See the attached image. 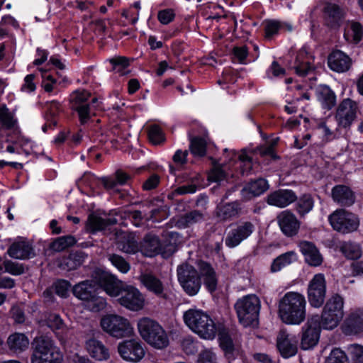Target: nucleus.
Returning a JSON list of instances; mask_svg holds the SVG:
<instances>
[{
    "mask_svg": "<svg viewBox=\"0 0 363 363\" xmlns=\"http://www.w3.org/2000/svg\"><path fill=\"white\" fill-rule=\"evenodd\" d=\"M306 305L303 295L298 292H287L279 301V316L286 324L299 325L306 318Z\"/></svg>",
    "mask_w": 363,
    "mask_h": 363,
    "instance_id": "nucleus-1",
    "label": "nucleus"
},
{
    "mask_svg": "<svg viewBox=\"0 0 363 363\" xmlns=\"http://www.w3.org/2000/svg\"><path fill=\"white\" fill-rule=\"evenodd\" d=\"M184 323L194 333L205 340H213L217 333L214 320L203 311L191 308L183 315Z\"/></svg>",
    "mask_w": 363,
    "mask_h": 363,
    "instance_id": "nucleus-2",
    "label": "nucleus"
},
{
    "mask_svg": "<svg viewBox=\"0 0 363 363\" xmlns=\"http://www.w3.org/2000/svg\"><path fill=\"white\" fill-rule=\"evenodd\" d=\"M62 353L51 337L40 336L34 339L31 363H62Z\"/></svg>",
    "mask_w": 363,
    "mask_h": 363,
    "instance_id": "nucleus-3",
    "label": "nucleus"
},
{
    "mask_svg": "<svg viewBox=\"0 0 363 363\" xmlns=\"http://www.w3.org/2000/svg\"><path fill=\"white\" fill-rule=\"evenodd\" d=\"M137 326L142 338L152 347L161 350L169 345L168 335L157 321L143 317L138 320Z\"/></svg>",
    "mask_w": 363,
    "mask_h": 363,
    "instance_id": "nucleus-4",
    "label": "nucleus"
},
{
    "mask_svg": "<svg viewBox=\"0 0 363 363\" xmlns=\"http://www.w3.org/2000/svg\"><path fill=\"white\" fill-rule=\"evenodd\" d=\"M238 320L244 327L256 326L259 322L261 302L255 294L245 296L235 303Z\"/></svg>",
    "mask_w": 363,
    "mask_h": 363,
    "instance_id": "nucleus-5",
    "label": "nucleus"
},
{
    "mask_svg": "<svg viewBox=\"0 0 363 363\" xmlns=\"http://www.w3.org/2000/svg\"><path fill=\"white\" fill-rule=\"evenodd\" d=\"M72 293L91 311H100L106 306V299L98 295L97 287L93 281L86 280L75 284Z\"/></svg>",
    "mask_w": 363,
    "mask_h": 363,
    "instance_id": "nucleus-6",
    "label": "nucleus"
},
{
    "mask_svg": "<svg viewBox=\"0 0 363 363\" xmlns=\"http://www.w3.org/2000/svg\"><path fill=\"white\" fill-rule=\"evenodd\" d=\"M344 298L336 294L332 296L324 306L320 324L325 330L335 328L344 317Z\"/></svg>",
    "mask_w": 363,
    "mask_h": 363,
    "instance_id": "nucleus-7",
    "label": "nucleus"
},
{
    "mask_svg": "<svg viewBox=\"0 0 363 363\" xmlns=\"http://www.w3.org/2000/svg\"><path fill=\"white\" fill-rule=\"evenodd\" d=\"M104 331L116 338H123L132 334L133 329L130 321L125 317L110 314L104 315L100 322Z\"/></svg>",
    "mask_w": 363,
    "mask_h": 363,
    "instance_id": "nucleus-8",
    "label": "nucleus"
},
{
    "mask_svg": "<svg viewBox=\"0 0 363 363\" xmlns=\"http://www.w3.org/2000/svg\"><path fill=\"white\" fill-rule=\"evenodd\" d=\"M116 301L121 306L132 312L140 311L146 305L143 294L137 287L129 284L122 288Z\"/></svg>",
    "mask_w": 363,
    "mask_h": 363,
    "instance_id": "nucleus-9",
    "label": "nucleus"
},
{
    "mask_svg": "<svg viewBox=\"0 0 363 363\" xmlns=\"http://www.w3.org/2000/svg\"><path fill=\"white\" fill-rule=\"evenodd\" d=\"M328 220L335 230L343 234L356 231L359 225L358 217L342 208L337 209L331 213Z\"/></svg>",
    "mask_w": 363,
    "mask_h": 363,
    "instance_id": "nucleus-10",
    "label": "nucleus"
},
{
    "mask_svg": "<svg viewBox=\"0 0 363 363\" xmlns=\"http://www.w3.org/2000/svg\"><path fill=\"white\" fill-rule=\"evenodd\" d=\"M178 281L184 291L189 296L197 294L201 286V281L197 270L189 264H182L177 268Z\"/></svg>",
    "mask_w": 363,
    "mask_h": 363,
    "instance_id": "nucleus-11",
    "label": "nucleus"
},
{
    "mask_svg": "<svg viewBox=\"0 0 363 363\" xmlns=\"http://www.w3.org/2000/svg\"><path fill=\"white\" fill-rule=\"evenodd\" d=\"M359 111L358 103L350 98L343 99L338 105L335 120L340 127L348 128L357 118Z\"/></svg>",
    "mask_w": 363,
    "mask_h": 363,
    "instance_id": "nucleus-12",
    "label": "nucleus"
},
{
    "mask_svg": "<svg viewBox=\"0 0 363 363\" xmlns=\"http://www.w3.org/2000/svg\"><path fill=\"white\" fill-rule=\"evenodd\" d=\"M255 230V225L250 221H240L231 225V229L227 234L225 243L233 248L247 239Z\"/></svg>",
    "mask_w": 363,
    "mask_h": 363,
    "instance_id": "nucleus-13",
    "label": "nucleus"
},
{
    "mask_svg": "<svg viewBox=\"0 0 363 363\" xmlns=\"http://www.w3.org/2000/svg\"><path fill=\"white\" fill-rule=\"evenodd\" d=\"M320 326L318 315H313L308 319L302 328L301 349L304 350H309L317 345L320 336Z\"/></svg>",
    "mask_w": 363,
    "mask_h": 363,
    "instance_id": "nucleus-14",
    "label": "nucleus"
},
{
    "mask_svg": "<svg viewBox=\"0 0 363 363\" xmlns=\"http://www.w3.org/2000/svg\"><path fill=\"white\" fill-rule=\"evenodd\" d=\"M326 294V281L323 274H316L310 281L308 286V298L311 306L320 307L324 303Z\"/></svg>",
    "mask_w": 363,
    "mask_h": 363,
    "instance_id": "nucleus-15",
    "label": "nucleus"
},
{
    "mask_svg": "<svg viewBox=\"0 0 363 363\" xmlns=\"http://www.w3.org/2000/svg\"><path fill=\"white\" fill-rule=\"evenodd\" d=\"M118 352L121 357L127 362H138L145 356L143 344L138 340L130 339L122 341L118 345Z\"/></svg>",
    "mask_w": 363,
    "mask_h": 363,
    "instance_id": "nucleus-16",
    "label": "nucleus"
},
{
    "mask_svg": "<svg viewBox=\"0 0 363 363\" xmlns=\"http://www.w3.org/2000/svg\"><path fill=\"white\" fill-rule=\"evenodd\" d=\"M90 96L89 91L78 89L73 91L69 97L71 108L78 113L82 124H84L90 118L89 105L86 103Z\"/></svg>",
    "mask_w": 363,
    "mask_h": 363,
    "instance_id": "nucleus-17",
    "label": "nucleus"
},
{
    "mask_svg": "<svg viewBox=\"0 0 363 363\" xmlns=\"http://www.w3.org/2000/svg\"><path fill=\"white\" fill-rule=\"evenodd\" d=\"M277 224L281 233L286 237L296 235L301 228V221L290 210H284L277 216Z\"/></svg>",
    "mask_w": 363,
    "mask_h": 363,
    "instance_id": "nucleus-18",
    "label": "nucleus"
},
{
    "mask_svg": "<svg viewBox=\"0 0 363 363\" xmlns=\"http://www.w3.org/2000/svg\"><path fill=\"white\" fill-rule=\"evenodd\" d=\"M142 286L157 298L167 299L168 296L162 281L152 273H145L138 277Z\"/></svg>",
    "mask_w": 363,
    "mask_h": 363,
    "instance_id": "nucleus-19",
    "label": "nucleus"
},
{
    "mask_svg": "<svg viewBox=\"0 0 363 363\" xmlns=\"http://www.w3.org/2000/svg\"><path fill=\"white\" fill-rule=\"evenodd\" d=\"M345 334L356 335L363 331V308H354L350 311L342 325Z\"/></svg>",
    "mask_w": 363,
    "mask_h": 363,
    "instance_id": "nucleus-20",
    "label": "nucleus"
},
{
    "mask_svg": "<svg viewBox=\"0 0 363 363\" xmlns=\"http://www.w3.org/2000/svg\"><path fill=\"white\" fill-rule=\"evenodd\" d=\"M333 201L342 207L352 206L356 201V195L353 190L348 186L337 184L331 189Z\"/></svg>",
    "mask_w": 363,
    "mask_h": 363,
    "instance_id": "nucleus-21",
    "label": "nucleus"
},
{
    "mask_svg": "<svg viewBox=\"0 0 363 363\" xmlns=\"http://www.w3.org/2000/svg\"><path fill=\"white\" fill-rule=\"evenodd\" d=\"M99 284L108 296L116 298H118L122 288L126 284L117 279L116 276L107 272L100 274Z\"/></svg>",
    "mask_w": 363,
    "mask_h": 363,
    "instance_id": "nucleus-22",
    "label": "nucleus"
},
{
    "mask_svg": "<svg viewBox=\"0 0 363 363\" xmlns=\"http://www.w3.org/2000/svg\"><path fill=\"white\" fill-rule=\"evenodd\" d=\"M277 348L284 358L294 356L297 351V340L295 337H291L285 330H281L277 339Z\"/></svg>",
    "mask_w": 363,
    "mask_h": 363,
    "instance_id": "nucleus-23",
    "label": "nucleus"
},
{
    "mask_svg": "<svg viewBox=\"0 0 363 363\" xmlns=\"http://www.w3.org/2000/svg\"><path fill=\"white\" fill-rule=\"evenodd\" d=\"M328 65L330 69L337 73L347 72L352 65V59L341 50L333 51L328 56Z\"/></svg>",
    "mask_w": 363,
    "mask_h": 363,
    "instance_id": "nucleus-24",
    "label": "nucleus"
},
{
    "mask_svg": "<svg viewBox=\"0 0 363 363\" xmlns=\"http://www.w3.org/2000/svg\"><path fill=\"white\" fill-rule=\"evenodd\" d=\"M297 200V196L291 189H279L268 195L267 202L269 205L284 208Z\"/></svg>",
    "mask_w": 363,
    "mask_h": 363,
    "instance_id": "nucleus-25",
    "label": "nucleus"
},
{
    "mask_svg": "<svg viewBox=\"0 0 363 363\" xmlns=\"http://www.w3.org/2000/svg\"><path fill=\"white\" fill-rule=\"evenodd\" d=\"M140 252L147 257H152L159 253L167 252L163 250L160 239L152 233L146 235L140 243Z\"/></svg>",
    "mask_w": 363,
    "mask_h": 363,
    "instance_id": "nucleus-26",
    "label": "nucleus"
},
{
    "mask_svg": "<svg viewBox=\"0 0 363 363\" xmlns=\"http://www.w3.org/2000/svg\"><path fill=\"white\" fill-rule=\"evenodd\" d=\"M199 269L200 279L203 280L205 287L211 293L215 291L218 285V278L215 269L206 262L199 263Z\"/></svg>",
    "mask_w": 363,
    "mask_h": 363,
    "instance_id": "nucleus-27",
    "label": "nucleus"
},
{
    "mask_svg": "<svg viewBox=\"0 0 363 363\" xmlns=\"http://www.w3.org/2000/svg\"><path fill=\"white\" fill-rule=\"evenodd\" d=\"M7 253L11 257L17 259H28L35 255L32 246L26 240H18L12 243Z\"/></svg>",
    "mask_w": 363,
    "mask_h": 363,
    "instance_id": "nucleus-28",
    "label": "nucleus"
},
{
    "mask_svg": "<svg viewBox=\"0 0 363 363\" xmlns=\"http://www.w3.org/2000/svg\"><path fill=\"white\" fill-rule=\"evenodd\" d=\"M299 247L306 262L309 265L317 267L322 264L323 257L313 243L302 241L299 244Z\"/></svg>",
    "mask_w": 363,
    "mask_h": 363,
    "instance_id": "nucleus-29",
    "label": "nucleus"
},
{
    "mask_svg": "<svg viewBox=\"0 0 363 363\" xmlns=\"http://www.w3.org/2000/svg\"><path fill=\"white\" fill-rule=\"evenodd\" d=\"M240 211V203L234 201L218 206L216 210V215L219 220L225 221L238 217Z\"/></svg>",
    "mask_w": 363,
    "mask_h": 363,
    "instance_id": "nucleus-30",
    "label": "nucleus"
},
{
    "mask_svg": "<svg viewBox=\"0 0 363 363\" xmlns=\"http://www.w3.org/2000/svg\"><path fill=\"white\" fill-rule=\"evenodd\" d=\"M86 347L91 357L96 360H106L110 357L108 349L101 341L94 338L87 340Z\"/></svg>",
    "mask_w": 363,
    "mask_h": 363,
    "instance_id": "nucleus-31",
    "label": "nucleus"
},
{
    "mask_svg": "<svg viewBox=\"0 0 363 363\" xmlns=\"http://www.w3.org/2000/svg\"><path fill=\"white\" fill-rule=\"evenodd\" d=\"M6 344L12 352L19 354L28 348L29 340L23 333H16L9 336Z\"/></svg>",
    "mask_w": 363,
    "mask_h": 363,
    "instance_id": "nucleus-32",
    "label": "nucleus"
},
{
    "mask_svg": "<svg viewBox=\"0 0 363 363\" xmlns=\"http://www.w3.org/2000/svg\"><path fill=\"white\" fill-rule=\"evenodd\" d=\"M116 223V219L103 218L95 214H90L86 221V228L88 231L94 233L97 231L104 230L107 226Z\"/></svg>",
    "mask_w": 363,
    "mask_h": 363,
    "instance_id": "nucleus-33",
    "label": "nucleus"
},
{
    "mask_svg": "<svg viewBox=\"0 0 363 363\" xmlns=\"http://www.w3.org/2000/svg\"><path fill=\"white\" fill-rule=\"evenodd\" d=\"M298 260L297 254L294 251H289L276 257L270 267V271L276 273L284 267L296 262Z\"/></svg>",
    "mask_w": 363,
    "mask_h": 363,
    "instance_id": "nucleus-34",
    "label": "nucleus"
},
{
    "mask_svg": "<svg viewBox=\"0 0 363 363\" xmlns=\"http://www.w3.org/2000/svg\"><path fill=\"white\" fill-rule=\"evenodd\" d=\"M265 38L270 39L274 35L279 34L281 31H289L293 29L289 23L276 21L267 20L264 22Z\"/></svg>",
    "mask_w": 363,
    "mask_h": 363,
    "instance_id": "nucleus-35",
    "label": "nucleus"
},
{
    "mask_svg": "<svg viewBox=\"0 0 363 363\" xmlns=\"http://www.w3.org/2000/svg\"><path fill=\"white\" fill-rule=\"evenodd\" d=\"M337 248L348 259H357L362 255L360 245L352 241L340 242L337 245Z\"/></svg>",
    "mask_w": 363,
    "mask_h": 363,
    "instance_id": "nucleus-36",
    "label": "nucleus"
},
{
    "mask_svg": "<svg viewBox=\"0 0 363 363\" xmlns=\"http://www.w3.org/2000/svg\"><path fill=\"white\" fill-rule=\"evenodd\" d=\"M344 15L343 9L335 4H329L325 8V20L331 27L338 25Z\"/></svg>",
    "mask_w": 363,
    "mask_h": 363,
    "instance_id": "nucleus-37",
    "label": "nucleus"
},
{
    "mask_svg": "<svg viewBox=\"0 0 363 363\" xmlns=\"http://www.w3.org/2000/svg\"><path fill=\"white\" fill-rule=\"evenodd\" d=\"M220 345L224 351L229 363L240 355V347L233 344V340L228 335H222L220 337Z\"/></svg>",
    "mask_w": 363,
    "mask_h": 363,
    "instance_id": "nucleus-38",
    "label": "nucleus"
},
{
    "mask_svg": "<svg viewBox=\"0 0 363 363\" xmlns=\"http://www.w3.org/2000/svg\"><path fill=\"white\" fill-rule=\"evenodd\" d=\"M314 206V199L311 194H303L296 203V211L301 218L312 211Z\"/></svg>",
    "mask_w": 363,
    "mask_h": 363,
    "instance_id": "nucleus-39",
    "label": "nucleus"
},
{
    "mask_svg": "<svg viewBox=\"0 0 363 363\" xmlns=\"http://www.w3.org/2000/svg\"><path fill=\"white\" fill-rule=\"evenodd\" d=\"M82 263V256L79 253H72L63 257L58 263L60 268L70 271L77 269Z\"/></svg>",
    "mask_w": 363,
    "mask_h": 363,
    "instance_id": "nucleus-40",
    "label": "nucleus"
},
{
    "mask_svg": "<svg viewBox=\"0 0 363 363\" xmlns=\"http://www.w3.org/2000/svg\"><path fill=\"white\" fill-rule=\"evenodd\" d=\"M269 189V184L266 179L260 178L250 182L244 189V191H248L252 196H257L263 194Z\"/></svg>",
    "mask_w": 363,
    "mask_h": 363,
    "instance_id": "nucleus-41",
    "label": "nucleus"
},
{
    "mask_svg": "<svg viewBox=\"0 0 363 363\" xmlns=\"http://www.w3.org/2000/svg\"><path fill=\"white\" fill-rule=\"evenodd\" d=\"M118 248L125 253L135 254L140 251V244L133 235H128L119 242Z\"/></svg>",
    "mask_w": 363,
    "mask_h": 363,
    "instance_id": "nucleus-42",
    "label": "nucleus"
},
{
    "mask_svg": "<svg viewBox=\"0 0 363 363\" xmlns=\"http://www.w3.org/2000/svg\"><path fill=\"white\" fill-rule=\"evenodd\" d=\"M16 120L13 113L9 111L6 105L0 107V130L11 129L16 124Z\"/></svg>",
    "mask_w": 363,
    "mask_h": 363,
    "instance_id": "nucleus-43",
    "label": "nucleus"
},
{
    "mask_svg": "<svg viewBox=\"0 0 363 363\" xmlns=\"http://www.w3.org/2000/svg\"><path fill=\"white\" fill-rule=\"evenodd\" d=\"M46 325L57 336L60 333H63L65 330V325L60 316L55 313L50 314L45 320Z\"/></svg>",
    "mask_w": 363,
    "mask_h": 363,
    "instance_id": "nucleus-44",
    "label": "nucleus"
},
{
    "mask_svg": "<svg viewBox=\"0 0 363 363\" xmlns=\"http://www.w3.org/2000/svg\"><path fill=\"white\" fill-rule=\"evenodd\" d=\"M206 141L200 137L193 138L190 141L189 150L195 157H203L206 153Z\"/></svg>",
    "mask_w": 363,
    "mask_h": 363,
    "instance_id": "nucleus-45",
    "label": "nucleus"
},
{
    "mask_svg": "<svg viewBox=\"0 0 363 363\" xmlns=\"http://www.w3.org/2000/svg\"><path fill=\"white\" fill-rule=\"evenodd\" d=\"M318 99L324 108L328 110L331 109L336 103V96L328 87H324L321 89Z\"/></svg>",
    "mask_w": 363,
    "mask_h": 363,
    "instance_id": "nucleus-46",
    "label": "nucleus"
},
{
    "mask_svg": "<svg viewBox=\"0 0 363 363\" xmlns=\"http://www.w3.org/2000/svg\"><path fill=\"white\" fill-rule=\"evenodd\" d=\"M362 26L358 22H352L350 26V30L345 34L346 39L354 43H358L362 40Z\"/></svg>",
    "mask_w": 363,
    "mask_h": 363,
    "instance_id": "nucleus-47",
    "label": "nucleus"
},
{
    "mask_svg": "<svg viewBox=\"0 0 363 363\" xmlns=\"http://www.w3.org/2000/svg\"><path fill=\"white\" fill-rule=\"evenodd\" d=\"M76 243L75 238L72 235L62 236L57 238L51 245L55 251L60 252Z\"/></svg>",
    "mask_w": 363,
    "mask_h": 363,
    "instance_id": "nucleus-48",
    "label": "nucleus"
},
{
    "mask_svg": "<svg viewBox=\"0 0 363 363\" xmlns=\"http://www.w3.org/2000/svg\"><path fill=\"white\" fill-rule=\"evenodd\" d=\"M203 220V214L197 211H193L182 216L179 223L184 227L190 226Z\"/></svg>",
    "mask_w": 363,
    "mask_h": 363,
    "instance_id": "nucleus-49",
    "label": "nucleus"
},
{
    "mask_svg": "<svg viewBox=\"0 0 363 363\" xmlns=\"http://www.w3.org/2000/svg\"><path fill=\"white\" fill-rule=\"evenodd\" d=\"M108 260L122 273L125 274L130 269V264L123 257L118 255H109Z\"/></svg>",
    "mask_w": 363,
    "mask_h": 363,
    "instance_id": "nucleus-50",
    "label": "nucleus"
},
{
    "mask_svg": "<svg viewBox=\"0 0 363 363\" xmlns=\"http://www.w3.org/2000/svg\"><path fill=\"white\" fill-rule=\"evenodd\" d=\"M149 139L154 145H159L164 140L161 128L157 125H151L148 132Z\"/></svg>",
    "mask_w": 363,
    "mask_h": 363,
    "instance_id": "nucleus-51",
    "label": "nucleus"
},
{
    "mask_svg": "<svg viewBox=\"0 0 363 363\" xmlns=\"http://www.w3.org/2000/svg\"><path fill=\"white\" fill-rule=\"evenodd\" d=\"M5 272L14 276L23 274L24 273V267L22 264L14 262L11 260L4 262Z\"/></svg>",
    "mask_w": 363,
    "mask_h": 363,
    "instance_id": "nucleus-52",
    "label": "nucleus"
},
{
    "mask_svg": "<svg viewBox=\"0 0 363 363\" xmlns=\"http://www.w3.org/2000/svg\"><path fill=\"white\" fill-rule=\"evenodd\" d=\"M325 363H348V359L343 351L336 348L332 350Z\"/></svg>",
    "mask_w": 363,
    "mask_h": 363,
    "instance_id": "nucleus-53",
    "label": "nucleus"
},
{
    "mask_svg": "<svg viewBox=\"0 0 363 363\" xmlns=\"http://www.w3.org/2000/svg\"><path fill=\"white\" fill-rule=\"evenodd\" d=\"M347 350L354 363H363V346L352 344L348 346Z\"/></svg>",
    "mask_w": 363,
    "mask_h": 363,
    "instance_id": "nucleus-54",
    "label": "nucleus"
},
{
    "mask_svg": "<svg viewBox=\"0 0 363 363\" xmlns=\"http://www.w3.org/2000/svg\"><path fill=\"white\" fill-rule=\"evenodd\" d=\"M55 293L62 298H66L71 288V284L66 280H59L54 284Z\"/></svg>",
    "mask_w": 363,
    "mask_h": 363,
    "instance_id": "nucleus-55",
    "label": "nucleus"
},
{
    "mask_svg": "<svg viewBox=\"0 0 363 363\" xmlns=\"http://www.w3.org/2000/svg\"><path fill=\"white\" fill-rule=\"evenodd\" d=\"M113 65V69L116 72H121L122 70L129 65L128 60L125 57H118L110 60Z\"/></svg>",
    "mask_w": 363,
    "mask_h": 363,
    "instance_id": "nucleus-56",
    "label": "nucleus"
},
{
    "mask_svg": "<svg viewBox=\"0 0 363 363\" xmlns=\"http://www.w3.org/2000/svg\"><path fill=\"white\" fill-rule=\"evenodd\" d=\"M175 16V13L172 9H164L159 11L157 18L160 22L164 25H167L172 22Z\"/></svg>",
    "mask_w": 363,
    "mask_h": 363,
    "instance_id": "nucleus-57",
    "label": "nucleus"
},
{
    "mask_svg": "<svg viewBox=\"0 0 363 363\" xmlns=\"http://www.w3.org/2000/svg\"><path fill=\"white\" fill-rule=\"evenodd\" d=\"M225 178V172L220 167L213 168L208 175V179L210 182H218Z\"/></svg>",
    "mask_w": 363,
    "mask_h": 363,
    "instance_id": "nucleus-58",
    "label": "nucleus"
},
{
    "mask_svg": "<svg viewBox=\"0 0 363 363\" xmlns=\"http://www.w3.org/2000/svg\"><path fill=\"white\" fill-rule=\"evenodd\" d=\"M198 363H217V358L212 351L206 350L199 354Z\"/></svg>",
    "mask_w": 363,
    "mask_h": 363,
    "instance_id": "nucleus-59",
    "label": "nucleus"
},
{
    "mask_svg": "<svg viewBox=\"0 0 363 363\" xmlns=\"http://www.w3.org/2000/svg\"><path fill=\"white\" fill-rule=\"evenodd\" d=\"M233 55L238 61L243 64L248 55V49L246 46L235 47L233 48Z\"/></svg>",
    "mask_w": 363,
    "mask_h": 363,
    "instance_id": "nucleus-60",
    "label": "nucleus"
},
{
    "mask_svg": "<svg viewBox=\"0 0 363 363\" xmlns=\"http://www.w3.org/2000/svg\"><path fill=\"white\" fill-rule=\"evenodd\" d=\"M126 217L137 227L142 224L143 217L140 211H127L125 212Z\"/></svg>",
    "mask_w": 363,
    "mask_h": 363,
    "instance_id": "nucleus-61",
    "label": "nucleus"
},
{
    "mask_svg": "<svg viewBox=\"0 0 363 363\" xmlns=\"http://www.w3.org/2000/svg\"><path fill=\"white\" fill-rule=\"evenodd\" d=\"M188 154L189 152L187 150L182 151L181 150H178L174 153L172 160L176 164L184 165L187 162Z\"/></svg>",
    "mask_w": 363,
    "mask_h": 363,
    "instance_id": "nucleus-62",
    "label": "nucleus"
},
{
    "mask_svg": "<svg viewBox=\"0 0 363 363\" xmlns=\"http://www.w3.org/2000/svg\"><path fill=\"white\" fill-rule=\"evenodd\" d=\"M43 77L44 79L42 82L43 87L47 92L52 91L54 89V85L56 84L55 79L50 74H45Z\"/></svg>",
    "mask_w": 363,
    "mask_h": 363,
    "instance_id": "nucleus-63",
    "label": "nucleus"
},
{
    "mask_svg": "<svg viewBox=\"0 0 363 363\" xmlns=\"http://www.w3.org/2000/svg\"><path fill=\"white\" fill-rule=\"evenodd\" d=\"M160 182V177L153 174L150 176L144 183L143 187L145 190H152L157 186Z\"/></svg>",
    "mask_w": 363,
    "mask_h": 363,
    "instance_id": "nucleus-64",
    "label": "nucleus"
}]
</instances>
